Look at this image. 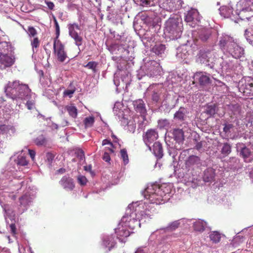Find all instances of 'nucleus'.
Returning a JSON list of instances; mask_svg holds the SVG:
<instances>
[{"label": "nucleus", "mask_w": 253, "mask_h": 253, "mask_svg": "<svg viewBox=\"0 0 253 253\" xmlns=\"http://www.w3.org/2000/svg\"><path fill=\"white\" fill-rule=\"evenodd\" d=\"M170 193L169 186L164 184L159 185L154 184L148 186L145 190V197L151 202V204L159 205L168 199Z\"/></svg>", "instance_id": "f257e3e1"}, {"label": "nucleus", "mask_w": 253, "mask_h": 253, "mask_svg": "<svg viewBox=\"0 0 253 253\" xmlns=\"http://www.w3.org/2000/svg\"><path fill=\"white\" fill-rule=\"evenodd\" d=\"M6 96L13 100L25 99L31 91L28 85L19 81L8 82L4 88Z\"/></svg>", "instance_id": "f03ea898"}, {"label": "nucleus", "mask_w": 253, "mask_h": 253, "mask_svg": "<svg viewBox=\"0 0 253 253\" xmlns=\"http://www.w3.org/2000/svg\"><path fill=\"white\" fill-rule=\"evenodd\" d=\"M182 25L178 18H169L166 22V31L172 39H178L182 33Z\"/></svg>", "instance_id": "7ed1b4c3"}, {"label": "nucleus", "mask_w": 253, "mask_h": 253, "mask_svg": "<svg viewBox=\"0 0 253 253\" xmlns=\"http://www.w3.org/2000/svg\"><path fill=\"white\" fill-rule=\"evenodd\" d=\"M53 51L57 60L60 62H64L68 57L64 45L57 38L54 39Z\"/></svg>", "instance_id": "20e7f679"}, {"label": "nucleus", "mask_w": 253, "mask_h": 253, "mask_svg": "<svg viewBox=\"0 0 253 253\" xmlns=\"http://www.w3.org/2000/svg\"><path fill=\"white\" fill-rule=\"evenodd\" d=\"M69 34L70 37L74 39L75 43L78 46H81L83 44V38L81 36V33H78L77 30H80V26L77 23H70L68 25Z\"/></svg>", "instance_id": "39448f33"}, {"label": "nucleus", "mask_w": 253, "mask_h": 253, "mask_svg": "<svg viewBox=\"0 0 253 253\" xmlns=\"http://www.w3.org/2000/svg\"><path fill=\"white\" fill-rule=\"evenodd\" d=\"M181 0H159L161 8L169 11H173L181 6Z\"/></svg>", "instance_id": "423d86ee"}, {"label": "nucleus", "mask_w": 253, "mask_h": 253, "mask_svg": "<svg viewBox=\"0 0 253 253\" xmlns=\"http://www.w3.org/2000/svg\"><path fill=\"white\" fill-rule=\"evenodd\" d=\"M212 55L211 50L201 49L196 56V62L200 64L209 65L210 59Z\"/></svg>", "instance_id": "0eeeda50"}, {"label": "nucleus", "mask_w": 253, "mask_h": 253, "mask_svg": "<svg viewBox=\"0 0 253 253\" xmlns=\"http://www.w3.org/2000/svg\"><path fill=\"white\" fill-rule=\"evenodd\" d=\"M117 243L115 237L112 235H106L102 238L101 247L105 250L106 253H108L116 245Z\"/></svg>", "instance_id": "6e6552de"}, {"label": "nucleus", "mask_w": 253, "mask_h": 253, "mask_svg": "<svg viewBox=\"0 0 253 253\" xmlns=\"http://www.w3.org/2000/svg\"><path fill=\"white\" fill-rule=\"evenodd\" d=\"M158 137V133L155 129H148L143 135V140L144 143L151 150L150 145Z\"/></svg>", "instance_id": "1a4fd4ad"}, {"label": "nucleus", "mask_w": 253, "mask_h": 253, "mask_svg": "<svg viewBox=\"0 0 253 253\" xmlns=\"http://www.w3.org/2000/svg\"><path fill=\"white\" fill-rule=\"evenodd\" d=\"M121 220L125 225L132 229L140 226V219L139 217L137 218H134L133 217V214H131L129 216H124Z\"/></svg>", "instance_id": "9d476101"}, {"label": "nucleus", "mask_w": 253, "mask_h": 253, "mask_svg": "<svg viewBox=\"0 0 253 253\" xmlns=\"http://www.w3.org/2000/svg\"><path fill=\"white\" fill-rule=\"evenodd\" d=\"M194 78L201 86H206L211 84L210 75L206 72H197L194 74Z\"/></svg>", "instance_id": "9b49d317"}, {"label": "nucleus", "mask_w": 253, "mask_h": 253, "mask_svg": "<svg viewBox=\"0 0 253 253\" xmlns=\"http://www.w3.org/2000/svg\"><path fill=\"white\" fill-rule=\"evenodd\" d=\"M115 233L117 238L122 241L130 235V232L127 229V227L122 221L115 229Z\"/></svg>", "instance_id": "f8f14e48"}, {"label": "nucleus", "mask_w": 253, "mask_h": 253, "mask_svg": "<svg viewBox=\"0 0 253 253\" xmlns=\"http://www.w3.org/2000/svg\"><path fill=\"white\" fill-rule=\"evenodd\" d=\"M14 62V58L7 54H0V64L1 68L5 69L12 66Z\"/></svg>", "instance_id": "ddd939ff"}, {"label": "nucleus", "mask_w": 253, "mask_h": 253, "mask_svg": "<svg viewBox=\"0 0 253 253\" xmlns=\"http://www.w3.org/2000/svg\"><path fill=\"white\" fill-rule=\"evenodd\" d=\"M59 183L66 190H72L75 187L73 179L69 176H63Z\"/></svg>", "instance_id": "4468645a"}, {"label": "nucleus", "mask_w": 253, "mask_h": 253, "mask_svg": "<svg viewBox=\"0 0 253 253\" xmlns=\"http://www.w3.org/2000/svg\"><path fill=\"white\" fill-rule=\"evenodd\" d=\"M133 105L135 111L141 115H145L146 113L145 104L142 99H138L133 101Z\"/></svg>", "instance_id": "2eb2a0df"}, {"label": "nucleus", "mask_w": 253, "mask_h": 253, "mask_svg": "<svg viewBox=\"0 0 253 253\" xmlns=\"http://www.w3.org/2000/svg\"><path fill=\"white\" fill-rule=\"evenodd\" d=\"M231 46L233 47L232 51L229 50L233 57L236 59L241 58L244 54V50L238 45L233 43H231Z\"/></svg>", "instance_id": "dca6fc26"}, {"label": "nucleus", "mask_w": 253, "mask_h": 253, "mask_svg": "<svg viewBox=\"0 0 253 253\" xmlns=\"http://www.w3.org/2000/svg\"><path fill=\"white\" fill-rule=\"evenodd\" d=\"M187 110L184 107H180L179 110L174 114V119L178 122H182L185 120Z\"/></svg>", "instance_id": "f3484780"}, {"label": "nucleus", "mask_w": 253, "mask_h": 253, "mask_svg": "<svg viewBox=\"0 0 253 253\" xmlns=\"http://www.w3.org/2000/svg\"><path fill=\"white\" fill-rule=\"evenodd\" d=\"M207 225L206 221L198 219L193 223V227L194 231L202 233L205 231Z\"/></svg>", "instance_id": "a211bd4d"}, {"label": "nucleus", "mask_w": 253, "mask_h": 253, "mask_svg": "<svg viewBox=\"0 0 253 253\" xmlns=\"http://www.w3.org/2000/svg\"><path fill=\"white\" fill-rule=\"evenodd\" d=\"M240 155L244 159L245 162L247 163L251 162L253 160V159L250 158L251 155V151L245 146L242 148Z\"/></svg>", "instance_id": "6ab92c4d"}, {"label": "nucleus", "mask_w": 253, "mask_h": 253, "mask_svg": "<svg viewBox=\"0 0 253 253\" xmlns=\"http://www.w3.org/2000/svg\"><path fill=\"white\" fill-rule=\"evenodd\" d=\"M174 140L178 143L183 141L184 139V132L181 129L175 128L172 132Z\"/></svg>", "instance_id": "aec40b11"}, {"label": "nucleus", "mask_w": 253, "mask_h": 253, "mask_svg": "<svg viewBox=\"0 0 253 253\" xmlns=\"http://www.w3.org/2000/svg\"><path fill=\"white\" fill-rule=\"evenodd\" d=\"M214 176V170L212 168H208L204 172L203 179L206 182H210L213 180Z\"/></svg>", "instance_id": "412c9836"}, {"label": "nucleus", "mask_w": 253, "mask_h": 253, "mask_svg": "<svg viewBox=\"0 0 253 253\" xmlns=\"http://www.w3.org/2000/svg\"><path fill=\"white\" fill-rule=\"evenodd\" d=\"M153 152L155 156L158 158L163 156V150L162 144L159 142H156L153 144Z\"/></svg>", "instance_id": "4be33fe9"}, {"label": "nucleus", "mask_w": 253, "mask_h": 253, "mask_svg": "<svg viewBox=\"0 0 253 253\" xmlns=\"http://www.w3.org/2000/svg\"><path fill=\"white\" fill-rule=\"evenodd\" d=\"M229 109L232 112L231 114L237 117L241 114V107L238 104H231L229 106Z\"/></svg>", "instance_id": "5701e85b"}, {"label": "nucleus", "mask_w": 253, "mask_h": 253, "mask_svg": "<svg viewBox=\"0 0 253 253\" xmlns=\"http://www.w3.org/2000/svg\"><path fill=\"white\" fill-rule=\"evenodd\" d=\"M198 14V11L196 9L189 10L185 16V21L186 22H191L196 18Z\"/></svg>", "instance_id": "b1692460"}, {"label": "nucleus", "mask_w": 253, "mask_h": 253, "mask_svg": "<svg viewBox=\"0 0 253 253\" xmlns=\"http://www.w3.org/2000/svg\"><path fill=\"white\" fill-rule=\"evenodd\" d=\"M209 237L212 243L216 244L220 241L221 234L217 231H212L210 234Z\"/></svg>", "instance_id": "393cba45"}, {"label": "nucleus", "mask_w": 253, "mask_h": 253, "mask_svg": "<svg viewBox=\"0 0 253 253\" xmlns=\"http://www.w3.org/2000/svg\"><path fill=\"white\" fill-rule=\"evenodd\" d=\"M166 49V46L163 44H156L152 48V51L159 55L163 53Z\"/></svg>", "instance_id": "a878e982"}, {"label": "nucleus", "mask_w": 253, "mask_h": 253, "mask_svg": "<svg viewBox=\"0 0 253 253\" xmlns=\"http://www.w3.org/2000/svg\"><path fill=\"white\" fill-rule=\"evenodd\" d=\"M69 115L73 118H76L78 115V110L77 108L73 105L67 106L65 107Z\"/></svg>", "instance_id": "bb28decb"}, {"label": "nucleus", "mask_w": 253, "mask_h": 253, "mask_svg": "<svg viewBox=\"0 0 253 253\" xmlns=\"http://www.w3.org/2000/svg\"><path fill=\"white\" fill-rule=\"evenodd\" d=\"M120 157L124 165H126L128 163V156L126 149L124 148L120 150Z\"/></svg>", "instance_id": "cd10ccee"}, {"label": "nucleus", "mask_w": 253, "mask_h": 253, "mask_svg": "<svg viewBox=\"0 0 253 253\" xmlns=\"http://www.w3.org/2000/svg\"><path fill=\"white\" fill-rule=\"evenodd\" d=\"M20 205L24 207L28 205L32 201V199L29 195L25 194L19 198Z\"/></svg>", "instance_id": "c85d7f7f"}, {"label": "nucleus", "mask_w": 253, "mask_h": 253, "mask_svg": "<svg viewBox=\"0 0 253 253\" xmlns=\"http://www.w3.org/2000/svg\"><path fill=\"white\" fill-rule=\"evenodd\" d=\"M94 118L93 116H89L84 119V123L85 128L90 127L93 126L94 123Z\"/></svg>", "instance_id": "c756f323"}, {"label": "nucleus", "mask_w": 253, "mask_h": 253, "mask_svg": "<svg viewBox=\"0 0 253 253\" xmlns=\"http://www.w3.org/2000/svg\"><path fill=\"white\" fill-rule=\"evenodd\" d=\"M46 138L43 135L38 136L35 140V143L38 146L46 144Z\"/></svg>", "instance_id": "7c9ffc66"}, {"label": "nucleus", "mask_w": 253, "mask_h": 253, "mask_svg": "<svg viewBox=\"0 0 253 253\" xmlns=\"http://www.w3.org/2000/svg\"><path fill=\"white\" fill-rule=\"evenodd\" d=\"M231 152V145L227 143H224L223 146L221 149V152L222 154L227 156Z\"/></svg>", "instance_id": "2f4dec72"}, {"label": "nucleus", "mask_w": 253, "mask_h": 253, "mask_svg": "<svg viewBox=\"0 0 253 253\" xmlns=\"http://www.w3.org/2000/svg\"><path fill=\"white\" fill-rule=\"evenodd\" d=\"M216 106L215 104L209 106L207 108L206 112L209 116H213L216 113Z\"/></svg>", "instance_id": "473e14b6"}, {"label": "nucleus", "mask_w": 253, "mask_h": 253, "mask_svg": "<svg viewBox=\"0 0 253 253\" xmlns=\"http://www.w3.org/2000/svg\"><path fill=\"white\" fill-rule=\"evenodd\" d=\"M200 159L199 157L192 155L190 156L188 160V163L190 165H195L200 163Z\"/></svg>", "instance_id": "72a5a7b5"}, {"label": "nucleus", "mask_w": 253, "mask_h": 253, "mask_svg": "<svg viewBox=\"0 0 253 253\" xmlns=\"http://www.w3.org/2000/svg\"><path fill=\"white\" fill-rule=\"evenodd\" d=\"M26 32L30 37L35 38V36L38 34L37 30L33 26H28Z\"/></svg>", "instance_id": "f704fd0d"}, {"label": "nucleus", "mask_w": 253, "mask_h": 253, "mask_svg": "<svg viewBox=\"0 0 253 253\" xmlns=\"http://www.w3.org/2000/svg\"><path fill=\"white\" fill-rule=\"evenodd\" d=\"M13 127L10 125H0V130L2 133H7Z\"/></svg>", "instance_id": "c9c22d12"}, {"label": "nucleus", "mask_w": 253, "mask_h": 253, "mask_svg": "<svg viewBox=\"0 0 253 253\" xmlns=\"http://www.w3.org/2000/svg\"><path fill=\"white\" fill-rule=\"evenodd\" d=\"M180 223L178 221H174L170 223L169 225L167 227L168 230L173 231L177 228L179 226Z\"/></svg>", "instance_id": "e433bc0d"}, {"label": "nucleus", "mask_w": 253, "mask_h": 253, "mask_svg": "<svg viewBox=\"0 0 253 253\" xmlns=\"http://www.w3.org/2000/svg\"><path fill=\"white\" fill-rule=\"evenodd\" d=\"M97 63L94 61H90L84 67L87 68L89 69H91L94 73L96 72V68L97 67Z\"/></svg>", "instance_id": "4c0bfd02"}, {"label": "nucleus", "mask_w": 253, "mask_h": 253, "mask_svg": "<svg viewBox=\"0 0 253 253\" xmlns=\"http://www.w3.org/2000/svg\"><path fill=\"white\" fill-rule=\"evenodd\" d=\"M53 20L54 23L55 27V32H56V37L55 38H57V39H59V36L60 35V27L58 23L56 18L55 16L53 17Z\"/></svg>", "instance_id": "58836bf2"}, {"label": "nucleus", "mask_w": 253, "mask_h": 253, "mask_svg": "<svg viewBox=\"0 0 253 253\" xmlns=\"http://www.w3.org/2000/svg\"><path fill=\"white\" fill-rule=\"evenodd\" d=\"M210 34L206 31H203L201 32L199 38L203 42H206L209 38Z\"/></svg>", "instance_id": "ea45409f"}, {"label": "nucleus", "mask_w": 253, "mask_h": 253, "mask_svg": "<svg viewBox=\"0 0 253 253\" xmlns=\"http://www.w3.org/2000/svg\"><path fill=\"white\" fill-rule=\"evenodd\" d=\"M54 157H55V155L51 152H47L46 154V156H45L46 161L48 162V163L49 165H51V164L52 163V161L53 160V159L54 158Z\"/></svg>", "instance_id": "a19ab883"}, {"label": "nucleus", "mask_w": 253, "mask_h": 253, "mask_svg": "<svg viewBox=\"0 0 253 253\" xmlns=\"http://www.w3.org/2000/svg\"><path fill=\"white\" fill-rule=\"evenodd\" d=\"M78 181L81 185L84 186L86 184L87 179L83 175H79L78 177Z\"/></svg>", "instance_id": "79ce46f5"}, {"label": "nucleus", "mask_w": 253, "mask_h": 253, "mask_svg": "<svg viewBox=\"0 0 253 253\" xmlns=\"http://www.w3.org/2000/svg\"><path fill=\"white\" fill-rule=\"evenodd\" d=\"M28 164V161L25 157H21L18 158V164L22 166H27Z\"/></svg>", "instance_id": "37998d69"}, {"label": "nucleus", "mask_w": 253, "mask_h": 253, "mask_svg": "<svg viewBox=\"0 0 253 253\" xmlns=\"http://www.w3.org/2000/svg\"><path fill=\"white\" fill-rule=\"evenodd\" d=\"M31 45L32 47L34 48H38L40 46V41L37 37H35L34 39L31 41Z\"/></svg>", "instance_id": "c03bdc74"}, {"label": "nucleus", "mask_w": 253, "mask_h": 253, "mask_svg": "<svg viewBox=\"0 0 253 253\" xmlns=\"http://www.w3.org/2000/svg\"><path fill=\"white\" fill-rule=\"evenodd\" d=\"M234 127L233 125L231 124H225L223 127V131L225 133H229L231 132L230 129Z\"/></svg>", "instance_id": "a18cd8bd"}, {"label": "nucleus", "mask_w": 253, "mask_h": 253, "mask_svg": "<svg viewBox=\"0 0 253 253\" xmlns=\"http://www.w3.org/2000/svg\"><path fill=\"white\" fill-rule=\"evenodd\" d=\"M159 124L161 127H169V123L167 119L159 120Z\"/></svg>", "instance_id": "49530a36"}, {"label": "nucleus", "mask_w": 253, "mask_h": 253, "mask_svg": "<svg viewBox=\"0 0 253 253\" xmlns=\"http://www.w3.org/2000/svg\"><path fill=\"white\" fill-rule=\"evenodd\" d=\"M76 154L78 158L81 160H83L85 158L84 153L83 150L79 149L76 152Z\"/></svg>", "instance_id": "de8ad7c7"}, {"label": "nucleus", "mask_w": 253, "mask_h": 253, "mask_svg": "<svg viewBox=\"0 0 253 253\" xmlns=\"http://www.w3.org/2000/svg\"><path fill=\"white\" fill-rule=\"evenodd\" d=\"M35 105V103L33 100H28L26 103V106L28 110H32L34 108Z\"/></svg>", "instance_id": "09e8293b"}, {"label": "nucleus", "mask_w": 253, "mask_h": 253, "mask_svg": "<svg viewBox=\"0 0 253 253\" xmlns=\"http://www.w3.org/2000/svg\"><path fill=\"white\" fill-rule=\"evenodd\" d=\"M227 44L229 45L228 42L224 39H222L219 41V46L223 49H225V46Z\"/></svg>", "instance_id": "8fccbe9b"}, {"label": "nucleus", "mask_w": 253, "mask_h": 253, "mask_svg": "<svg viewBox=\"0 0 253 253\" xmlns=\"http://www.w3.org/2000/svg\"><path fill=\"white\" fill-rule=\"evenodd\" d=\"M138 2H140V4L143 6L150 5L151 0H137Z\"/></svg>", "instance_id": "3c124183"}, {"label": "nucleus", "mask_w": 253, "mask_h": 253, "mask_svg": "<svg viewBox=\"0 0 253 253\" xmlns=\"http://www.w3.org/2000/svg\"><path fill=\"white\" fill-rule=\"evenodd\" d=\"M152 99L154 101L158 102L160 99V94L154 91L152 95Z\"/></svg>", "instance_id": "603ef678"}, {"label": "nucleus", "mask_w": 253, "mask_h": 253, "mask_svg": "<svg viewBox=\"0 0 253 253\" xmlns=\"http://www.w3.org/2000/svg\"><path fill=\"white\" fill-rule=\"evenodd\" d=\"M75 89H66L64 92L65 96H68L69 97H72V94L75 92Z\"/></svg>", "instance_id": "864d4df0"}, {"label": "nucleus", "mask_w": 253, "mask_h": 253, "mask_svg": "<svg viewBox=\"0 0 253 253\" xmlns=\"http://www.w3.org/2000/svg\"><path fill=\"white\" fill-rule=\"evenodd\" d=\"M102 158H103V160H104L105 162H109V161H110V155L107 152H105L104 153Z\"/></svg>", "instance_id": "5fc2aeb1"}, {"label": "nucleus", "mask_w": 253, "mask_h": 253, "mask_svg": "<svg viewBox=\"0 0 253 253\" xmlns=\"http://www.w3.org/2000/svg\"><path fill=\"white\" fill-rule=\"evenodd\" d=\"M45 2L47 6H48V8L50 10H53L54 9V4L52 2L45 1Z\"/></svg>", "instance_id": "6e6d98bb"}, {"label": "nucleus", "mask_w": 253, "mask_h": 253, "mask_svg": "<svg viewBox=\"0 0 253 253\" xmlns=\"http://www.w3.org/2000/svg\"><path fill=\"white\" fill-rule=\"evenodd\" d=\"M28 152L30 157L31 158L32 160L34 161L36 155V152L34 150L31 149H29Z\"/></svg>", "instance_id": "4d7b16f0"}, {"label": "nucleus", "mask_w": 253, "mask_h": 253, "mask_svg": "<svg viewBox=\"0 0 253 253\" xmlns=\"http://www.w3.org/2000/svg\"><path fill=\"white\" fill-rule=\"evenodd\" d=\"M107 144H109L110 146L114 147L113 143L109 140L108 139H104L102 141V145H105Z\"/></svg>", "instance_id": "13d9d810"}, {"label": "nucleus", "mask_w": 253, "mask_h": 253, "mask_svg": "<svg viewBox=\"0 0 253 253\" xmlns=\"http://www.w3.org/2000/svg\"><path fill=\"white\" fill-rule=\"evenodd\" d=\"M10 229H11L12 233H13V234H15L16 232V227H15V224H10Z\"/></svg>", "instance_id": "bf43d9fd"}, {"label": "nucleus", "mask_w": 253, "mask_h": 253, "mask_svg": "<svg viewBox=\"0 0 253 253\" xmlns=\"http://www.w3.org/2000/svg\"><path fill=\"white\" fill-rule=\"evenodd\" d=\"M92 167L90 165L86 166L84 167V170L87 171H91Z\"/></svg>", "instance_id": "052dcab7"}, {"label": "nucleus", "mask_w": 253, "mask_h": 253, "mask_svg": "<svg viewBox=\"0 0 253 253\" xmlns=\"http://www.w3.org/2000/svg\"><path fill=\"white\" fill-rule=\"evenodd\" d=\"M195 147H196V149L197 150H200V149L202 147V143H201V142H199V143H198L196 144V145Z\"/></svg>", "instance_id": "680f3d73"}, {"label": "nucleus", "mask_w": 253, "mask_h": 253, "mask_svg": "<svg viewBox=\"0 0 253 253\" xmlns=\"http://www.w3.org/2000/svg\"><path fill=\"white\" fill-rule=\"evenodd\" d=\"M246 86L249 88L250 90H252V88H253V83H248L246 85Z\"/></svg>", "instance_id": "e2e57ef3"}, {"label": "nucleus", "mask_w": 253, "mask_h": 253, "mask_svg": "<svg viewBox=\"0 0 253 253\" xmlns=\"http://www.w3.org/2000/svg\"><path fill=\"white\" fill-rule=\"evenodd\" d=\"M113 147L110 146V147L106 148L107 150L109 151L111 153H113L114 152V151L113 149Z\"/></svg>", "instance_id": "0e129e2a"}, {"label": "nucleus", "mask_w": 253, "mask_h": 253, "mask_svg": "<svg viewBox=\"0 0 253 253\" xmlns=\"http://www.w3.org/2000/svg\"><path fill=\"white\" fill-rule=\"evenodd\" d=\"M135 253H145L142 249H138Z\"/></svg>", "instance_id": "69168bd1"}, {"label": "nucleus", "mask_w": 253, "mask_h": 253, "mask_svg": "<svg viewBox=\"0 0 253 253\" xmlns=\"http://www.w3.org/2000/svg\"><path fill=\"white\" fill-rule=\"evenodd\" d=\"M112 138H113L115 140H114V141L115 142H117L118 141V139L117 138V137L114 135V134H112Z\"/></svg>", "instance_id": "338daca9"}, {"label": "nucleus", "mask_w": 253, "mask_h": 253, "mask_svg": "<svg viewBox=\"0 0 253 253\" xmlns=\"http://www.w3.org/2000/svg\"><path fill=\"white\" fill-rule=\"evenodd\" d=\"M147 207H148L149 208L151 207V210H152L153 211H154V210H152L153 208L150 205L147 204V205H146V207L147 208Z\"/></svg>", "instance_id": "774afa93"}]
</instances>
